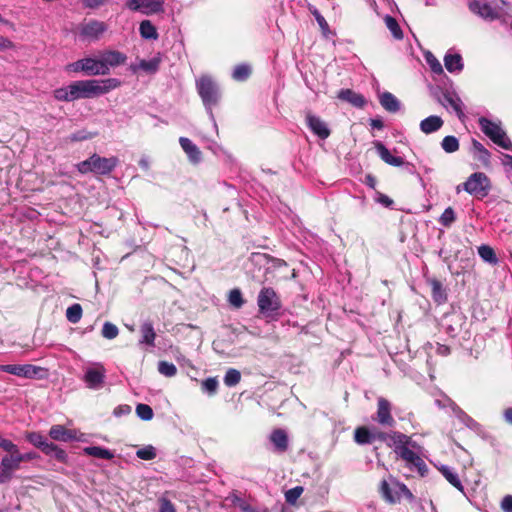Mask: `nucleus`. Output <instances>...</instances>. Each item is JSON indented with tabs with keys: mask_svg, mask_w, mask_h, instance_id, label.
<instances>
[{
	"mask_svg": "<svg viewBox=\"0 0 512 512\" xmlns=\"http://www.w3.org/2000/svg\"><path fill=\"white\" fill-rule=\"evenodd\" d=\"M439 471L452 486H454L460 492L464 493V487L458 477V474L454 472L453 469H451L449 466L442 465L439 468Z\"/></svg>",
	"mask_w": 512,
	"mask_h": 512,
	"instance_id": "obj_29",
	"label": "nucleus"
},
{
	"mask_svg": "<svg viewBox=\"0 0 512 512\" xmlns=\"http://www.w3.org/2000/svg\"><path fill=\"white\" fill-rule=\"evenodd\" d=\"M304 489L302 486H295L285 492V500L289 504H295L298 498L303 493Z\"/></svg>",
	"mask_w": 512,
	"mask_h": 512,
	"instance_id": "obj_54",
	"label": "nucleus"
},
{
	"mask_svg": "<svg viewBox=\"0 0 512 512\" xmlns=\"http://www.w3.org/2000/svg\"><path fill=\"white\" fill-rule=\"evenodd\" d=\"M337 98L356 108H363L367 104V100L362 94L349 88L339 90Z\"/></svg>",
	"mask_w": 512,
	"mask_h": 512,
	"instance_id": "obj_17",
	"label": "nucleus"
},
{
	"mask_svg": "<svg viewBox=\"0 0 512 512\" xmlns=\"http://www.w3.org/2000/svg\"><path fill=\"white\" fill-rule=\"evenodd\" d=\"M374 146L381 160L388 165L400 167L405 164V160L402 157L392 155L390 150L382 142L376 141Z\"/></svg>",
	"mask_w": 512,
	"mask_h": 512,
	"instance_id": "obj_18",
	"label": "nucleus"
},
{
	"mask_svg": "<svg viewBox=\"0 0 512 512\" xmlns=\"http://www.w3.org/2000/svg\"><path fill=\"white\" fill-rule=\"evenodd\" d=\"M241 380V373L239 370L235 368H229L224 376V384L227 387H234L236 386Z\"/></svg>",
	"mask_w": 512,
	"mask_h": 512,
	"instance_id": "obj_44",
	"label": "nucleus"
},
{
	"mask_svg": "<svg viewBox=\"0 0 512 512\" xmlns=\"http://www.w3.org/2000/svg\"><path fill=\"white\" fill-rule=\"evenodd\" d=\"M49 436L55 441L69 442L76 439V431L63 425H53L49 430Z\"/></svg>",
	"mask_w": 512,
	"mask_h": 512,
	"instance_id": "obj_22",
	"label": "nucleus"
},
{
	"mask_svg": "<svg viewBox=\"0 0 512 512\" xmlns=\"http://www.w3.org/2000/svg\"><path fill=\"white\" fill-rule=\"evenodd\" d=\"M384 21H385V24L387 26V28L390 30L391 34L393 35V37L397 40H401L403 39V31L401 30L397 20L390 16V15H386L384 17Z\"/></svg>",
	"mask_w": 512,
	"mask_h": 512,
	"instance_id": "obj_41",
	"label": "nucleus"
},
{
	"mask_svg": "<svg viewBox=\"0 0 512 512\" xmlns=\"http://www.w3.org/2000/svg\"><path fill=\"white\" fill-rule=\"evenodd\" d=\"M463 190L477 198L486 197L491 189V182L483 172H475L462 184Z\"/></svg>",
	"mask_w": 512,
	"mask_h": 512,
	"instance_id": "obj_8",
	"label": "nucleus"
},
{
	"mask_svg": "<svg viewBox=\"0 0 512 512\" xmlns=\"http://www.w3.org/2000/svg\"><path fill=\"white\" fill-rule=\"evenodd\" d=\"M93 137V134L85 131V130H81V131H77L75 133H72L70 135V140L73 141V142H78V141H83V140H87V139H91Z\"/></svg>",
	"mask_w": 512,
	"mask_h": 512,
	"instance_id": "obj_58",
	"label": "nucleus"
},
{
	"mask_svg": "<svg viewBox=\"0 0 512 512\" xmlns=\"http://www.w3.org/2000/svg\"><path fill=\"white\" fill-rule=\"evenodd\" d=\"M136 456L142 460H152L157 456V451L155 447L147 445L138 449L136 451Z\"/></svg>",
	"mask_w": 512,
	"mask_h": 512,
	"instance_id": "obj_51",
	"label": "nucleus"
},
{
	"mask_svg": "<svg viewBox=\"0 0 512 512\" xmlns=\"http://www.w3.org/2000/svg\"><path fill=\"white\" fill-rule=\"evenodd\" d=\"M395 487L397 488V492L400 494V498L405 497L410 502L414 500V495L405 484L396 482Z\"/></svg>",
	"mask_w": 512,
	"mask_h": 512,
	"instance_id": "obj_55",
	"label": "nucleus"
},
{
	"mask_svg": "<svg viewBox=\"0 0 512 512\" xmlns=\"http://www.w3.org/2000/svg\"><path fill=\"white\" fill-rule=\"evenodd\" d=\"M354 439L360 445L371 444L375 441L374 432L367 427H359L354 432Z\"/></svg>",
	"mask_w": 512,
	"mask_h": 512,
	"instance_id": "obj_31",
	"label": "nucleus"
},
{
	"mask_svg": "<svg viewBox=\"0 0 512 512\" xmlns=\"http://www.w3.org/2000/svg\"><path fill=\"white\" fill-rule=\"evenodd\" d=\"M456 220V214L453 208L447 207L439 218L441 225L450 227L451 224Z\"/></svg>",
	"mask_w": 512,
	"mask_h": 512,
	"instance_id": "obj_53",
	"label": "nucleus"
},
{
	"mask_svg": "<svg viewBox=\"0 0 512 512\" xmlns=\"http://www.w3.org/2000/svg\"><path fill=\"white\" fill-rule=\"evenodd\" d=\"M441 148L446 153H454L459 149V140L452 135L445 136L441 142Z\"/></svg>",
	"mask_w": 512,
	"mask_h": 512,
	"instance_id": "obj_46",
	"label": "nucleus"
},
{
	"mask_svg": "<svg viewBox=\"0 0 512 512\" xmlns=\"http://www.w3.org/2000/svg\"><path fill=\"white\" fill-rule=\"evenodd\" d=\"M141 339L140 343H144L147 345H153L156 337V333L154 331L153 325L150 322H144L141 326Z\"/></svg>",
	"mask_w": 512,
	"mask_h": 512,
	"instance_id": "obj_37",
	"label": "nucleus"
},
{
	"mask_svg": "<svg viewBox=\"0 0 512 512\" xmlns=\"http://www.w3.org/2000/svg\"><path fill=\"white\" fill-rule=\"evenodd\" d=\"M126 59V55L119 51H107L100 58L101 62L109 69L125 63Z\"/></svg>",
	"mask_w": 512,
	"mask_h": 512,
	"instance_id": "obj_25",
	"label": "nucleus"
},
{
	"mask_svg": "<svg viewBox=\"0 0 512 512\" xmlns=\"http://www.w3.org/2000/svg\"><path fill=\"white\" fill-rule=\"evenodd\" d=\"M219 382L216 377L206 378L201 382V391L208 396H213L217 393Z\"/></svg>",
	"mask_w": 512,
	"mask_h": 512,
	"instance_id": "obj_42",
	"label": "nucleus"
},
{
	"mask_svg": "<svg viewBox=\"0 0 512 512\" xmlns=\"http://www.w3.org/2000/svg\"><path fill=\"white\" fill-rule=\"evenodd\" d=\"M139 31L143 39L156 40L158 38L157 29L149 20H143L140 23Z\"/></svg>",
	"mask_w": 512,
	"mask_h": 512,
	"instance_id": "obj_36",
	"label": "nucleus"
},
{
	"mask_svg": "<svg viewBox=\"0 0 512 512\" xmlns=\"http://www.w3.org/2000/svg\"><path fill=\"white\" fill-rule=\"evenodd\" d=\"M266 259H267V256L265 254H262V253H252L250 258H249V261L252 262V263H256V264H261L264 261H266Z\"/></svg>",
	"mask_w": 512,
	"mask_h": 512,
	"instance_id": "obj_64",
	"label": "nucleus"
},
{
	"mask_svg": "<svg viewBox=\"0 0 512 512\" xmlns=\"http://www.w3.org/2000/svg\"><path fill=\"white\" fill-rule=\"evenodd\" d=\"M311 12L314 15V17H315L317 23L319 24V26L321 27V29L323 31L327 30L328 29V23L325 20V18L320 14V12L317 9H314Z\"/></svg>",
	"mask_w": 512,
	"mask_h": 512,
	"instance_id": "obj_61",
	"label": "nucleus"
},
{
	"mask_svg": "<svg viewBox=\"0 0 512 512\" xmlns=\"http://www.w3.org/2000/svg\"><path fill=\"white\" fill-rule=\"evenodd\" d=\"M118 163L119 159L115 156L107 158L94 153L86 160L79 162L76 167L81 174L108 175L117 167Z\"/></svg>",
	"mask_w": 512,
	"mask_h": 512,
	"instance_id": "obj_5",
	"label": "nucleus"
},
{
	"mask_svg": "<svg viewBox=\"0 0 512 512\" xmlns=\"http://www.w3.org/2000/svg\"><path fill=\"white\" fill-rule=\"evenodd\" d=\"M478 254L481 257V259L484 262H487L489 264H497L498 258L496 256V253L492 247L489 245H481L478 247Z\"/></svg>",
	"mask_w": 512,
	"mask_h": 512,
	"instance_id": "obj_39",
	"label": "nucleus"
},
{
	"mask_svg": "<svg viewBox=\"0 0 512 512\" xmlns=\"http://www.w3.org/2000/svg\"><path fill=\"white\" fill-rule=\"evenodd\" d=\"M53 96L57 101L64 102L98 97L96 79L74 81L68 86L55 89Z\"/></svg>",
	"mask_w": 512,
	"mask_h": 512,
	"instance_id": "obj_2",
	"label": "nucleus"
},
{
	"mask_svg": "<svg viewBox=\"0 0 512 512\" xmlns=\"http://www.w3.org/2000/svg\"><path fill=\"white\" fill-rule=\"evenodd\" d=\"M106 378V369L100 363L96 364L95 367L87 368L83 381L86 386L92 390H99L103 387Z\"/></svg>",
	"mask_w": 512,
	"mask_h": 512,
	"instance_id": "obj_10",
	"label": "nucleus"
},
{
	"mask_svg": "<svg viewBox=\"0 0 512 512\" xmlns=\"http://www.w3.org/2000/svg\"><path fill=\"white\" fill-rule=\"evenodd\" d=\"M159 67V59L158 57H154L150 60H140L137 65H132V69L134 72L137 70H142L147 74L156 73Z\"/></svg>",
	"mask_w": 512,
	"mask_h": 512,
	"instance_id": "obj_33",
	"label": "nucleus"
},
{
	"mask_svg": "<svg viewBox=\"0 0 512 512\" xmlns=\"http://www.w3.org/2000/svg\"><path fill=\"white\" fill-rule=\"evenodd\" d=\"M376 202L387 208L393 205V200L389 196L382 193H377Z\"/></svg>",
	"mask_w": 512,
	"mask_h": 512,
	"instance_id": "obj_60",
	"label": "nucleus"
},
{
	"mask_svg": "<svg viewBox=\"0 0 512 512\" xmlns=\"http://www.w3.org/2000/svg\"><path fill=\"white\" fill-rule=\"evenodd\" d=\"M468 8L473 14L487 21L500 17L499 12L487 0H469Z\"/></svg>",
	"mask_w": 512,
	"mask_h": 512,
	"instance_id": "obj_11",
	"label": "nucleus"
},
{
	"mask_svg": "<svg viewBox=\"0 0 512 512\" xmlns=\"http://www.w3.org/2000/svg\"><path fill=\"white\" fill-rule=\"evenodd\" d=\"M379 101L381 106L390 113H396L401 108L400 101L390 92H383L380 95Z\"/></svg>",
	"mask_w": 512,
	"mask_h": 512,
	"instance_id": "obj_26",
	"label": "nucleus"
},
{
	"mask_svg": "<svg viewBox=\"0 0 512 512\" xmlns=\"http://www.w3.org/2000/svg\"><path fill=\"white\" fill-rule=\"evenodd\" d=\"M126 7L131 11L149 15L160 11V0H127Z\"/></svg>",
	"mask_w": 512,
	"mask_h": 512,
	"instance_id": "obj_14",
	"label": "nucleus"
},
{
	"mask_svg": "<svg viewBox=\"0 0 512 512\" xmlns=\"http://www.w3.org/2000/svg\"><path fill=\"white\" fill-rule=\"evenodd\" d=\"M251 75V67L246 63L235 66L232 72V78L235 81L243 82L246 81Z\"/></svg>",
	"mask_w": 512,
	"mask_h": 512,
	"instance_id": "obj_40",
	"label": "nucleus"
},
{
	"mask_svg": "<svg viewBox=\"0 0 512 512\" xmlns=\"http://www.w3.org/2000/svg\"><path fill=\"white\" fill-rule=\"evenodd\" d=\"M395 449L394 452L406 462L408 467L412 470H416L422 477L428 472V467L424 460L411 448H416V442L412 441L411 438L405 434L395 435Z\"/></svg>",
	"mask_w": 512,
	"mask_h": 512,
	"instance_id": "obj_3",
	"label": "nucleus"
},
{
	"mask_svg": "<svg viewBox=\"0 0 512 512\" xmlns=\"http://www.w3.org/2000/svg\"><path fill=\"white\" fill-rule=\"evenodd\" d=\"M84 73L88 76L107 75L109 74V68L101 62L100 59L91 57L83 58Z\"/></svg>",
	"mask_w": 512,
	"mask_h": 512,
	"instance_id": "obj_19",
	"label": "nucleus"
},
{
	"mask_svg": "<svg viewBox=\"0 0 512 512\" xmlns=\"http://www.w3.org/2000/svg\"><path fill=\"white\" fill-rule=\"evenodd\" d=\"M26 440L36 448L43 450L44 445L48 443V439L39 432H30L26 435Z\"/></svg>",
	"mask_w": 512,
	"mask_h": 512,
	"instance_id": "obj_45",
	"label": "nucleus"
},
{
	"mask_svg": "<svg viewBox=\"0 0 512 512\" xmlns=\"http://www.w3.org/2000/svg\"><path fill=\"white\" fill-rule=\"evenodd\" d=\"M380 493L389 504H394L400 500V494L397 492V489L393 491L386 480L381 481Z\"/></svg>",
	"mask_w": 512,
	"mask_h": 512,
	"instance_id": "obj_32",
	"label": "nucleus"
},
{
	"mask_svg": "<svg viewBox=\"0 0 512 512\" xmlns=\"http://www.w3.org/2000/svg\"><path fill=\"white\" fill-rule=\"evenodd\" d=\"M428 283L431 287V295H432L434 302H436L437 304L445 303L448 299V296H447L446 288L443 286L441 281H439L435 278H432V279H428Z\"/></svg>",
	"mask_w": 512,
	"mask_h": 512,
	"instance_id": "obj_23",
	"label": "nucleus"
},
{
	"mask_svg": "<svg viewBox=\"0 0 512 512\" xmlns=\"http://www.w3.org/2000/svg\"><path fill=\"white\" fill-rule=\"evenodd\" d=\"M101 334L104 338L112 340L118 336L119 329L115 324L107 321L102 327Z\"/></svg>",
	"mask_w": 512,
	"mask_h": 512,
	"instance_id": "obj_50",
	"label": "nucleus"
},
{
	"mask_svg": "<svg viewBox=\"0 0 512 512\" xmlns=\"http://www.w3.org/2000/svg\"><path fill=\"white\" fill-rule=\"evenodd\" d=\"M258 310L265 318L277 319L282 303L279 295L272 287H263L257 296Z\"/></svg>",
	"mask_w": 512,
	"mask_h": 512,
	"instance_id": "obj_6",
	"label": "nucleus"
},
{
	"mask_svg": "<svg viewBox=\"0 0 512 512\" xmlns=\"http://www.w3.org/2000/svg\"><path fill=\"white\" fill-rule=\"evenodd\" d=\"M0 371L6 372L18 377L33 379L41 378L45 369L32 364H6L0 365Z\"/></svg>",
	"mask_w": 512,
	"mask_h": 512,
	"instance_id": "obj_9",
	"label": "nucleus"
},
{
	"mask_svg": "<svg viewBox=\"0 0 512 512\" xmlns=\"http://www.w3.org/2000/svg\"><path fill=\"white\" fill-rule=\"evenodd\" d=\"M439 102L447 107L449 105L457 114L459 118L464 116L463 112V102L461 98L455 92L446 91L443 93V100L439 99Z\"/></svg>",
	"mask_w": 512,
	"mask_h": 512,
	"instance_id": "obj_20",
	"label": "nucleus"
},
{
	"mask_svg": "<svg viewBox=\"0 0 512 512\" xmlns=\"http://www.w3.org/2000/svg\"><path fill=\"white\" fill-rule=\"evenodd\" d=\"M107 25L98 20H91L88 23L82 25L80 30V36L83 39L89 41H97L100 39L101 35L107 31Z\"/></svg>",
	"mask_w": 512,
	"mask_h": 512,
	"instance_id": "obj_12",
	"label": "nucleus"
},
{
	"mask_svg": "<svg viewBox=\"0 0 512 512\" xmlns=\"http://www.w3.org/2000/svg\"><path fill=\"white\" fill-rule=\"evenodd\" d=\"M179 144L186 153L191 164L197 165L202 161V152L189 138L180 137Z\"/></svg>",
	"mask_w": 512,
	"mask_h": 512,
	"instance_id": "obj_16",
	"label": "nucleus"
},
{
	"mask_svg": "<svg viewBox=\"0 0 512 512\" xmlns=\"http://www.w3.org/2000/svg\"><path fill=\"white\" fill-rule=\"evenodd\" d=\"M84 454L93 456L100 459L111 460L114 458V453L101 446H88L83 449Z\"/></svg>",
	"mask_w": 512,
	"mask_h": 512,
	"instance_id": "obj_30",
	"label": "nucleus"
},
{
	"mask_svg": "<svg viewBox=\"0 0 512 512\" xmlns=\"http://www.w3.org/2000/svg\"><path fill=\"white\" fill-rule=\"evenodd\" d=\"M472 147L475 157L480 162H482L483 164L489 163L491 154L479 141L473 139Z\"/></svg>",
	"mask_w": 512,
	"mask_h": 512,
	"instance_id": "obj_38",
	"label": "nucleus"
},
{
	"mask_svg": "<svg viewBox=\"0 0 512 512\" xmlns=\"http://www.w3.org/2000/svg\"><path fill=\"white\" fill-rule=\"evenodd\" d=\"M375 420L379 424L388 427H393L396 423L391 415V403L383 397H379L377 400V413Z\"/></svg>",
	"mask_w": 512,
	"mask_h": 512,
	"instance_id": "obj_15",
	"label": "nucleus"
},
{
	"mask_svg": "<svg viewBox=\"0 0 512 512\" xmlns=\"http://www.w3.org/2000/svg\"><path fill=\"white\" fill-rule=\"evenodd\" d=\"M167 254L168 256H171L172 260H174L175 262H182L188 259L189 250L185 245L180 243L176 246L171 247L167 251Z\"/></svg>",
	"mask_w": 512,
	"mask_h": 512,
	"instance_id": "obj_35",
	"label": "nucleus"
},
{
	"mask_svg": "<svg viewBox=\"0 0 512 512\" xmlns=\"http://www.w3.org/2000/svg\"><path fill=\"white\" fill-rule=\"evenodd\" d=\"M42 452L46 456L55 458L60 463H67L68 461V455L65 452V450H63L53 442L48 441V443L44 445Z\"/></svg>",
	"mask_w": 512,
	"mask_h": 512,
	"instance_id": "obj_27",
	"label": "nucleus"
},
{
	"mask_svg": "<svg viewBox=\"0 0 512 512\" xmlns=\"http://www.w3.org/2000/svg\"><path fill=\"white\" fill-rule=\"evenodd\" d=\"M444 124L443 119L437 115H431L420 122V130L425 134L438 131Z\"/></svg>",
	"mask_w": 512,
	"mask_h": 512,
	"instance_id": "obj_24",
	"label": "nucleus"
},
{
	"mask_svg": "<svg viewBox=\"0 0 512 512\" xmlns=\"http://www.w3.org/2000/svg\"><path fill=\"white\" fill-rule=\"evenodd\" d=\"M482 132L496 145L505 150L512 151V142L502 129L500 123L493 122L486 117L479 118Z\"/></svg>",
	"mask_w": 512,
	"mask_h": 512,
	"instance_id": "obj_7",
	"label": "nucleus"
},
{
	"mask_svg": "<svg viewBox=\"0 0 512 512\" xmlns=\"http://www.w3.org/2000/svg\"><path fill=\"white\" fill-rule=\"evenodd\" d=\"M119 85H120V81L116 78L96 80L97 94H98V96L106 94L109 91L117 88Z\"/></svg>",
	"mask_w": 512,
	"mask_h": 512,
	"instance_id": "obj_34",
	"label": "nucleus"
},
{
	"mask_svg": "<svg viewBox=\"0 0 512 512\" xmlns=\"http://www.w3.org/2000/svg\"><path fill=\"white\" fill-rule=\"evenodd\" d=\"M0 448L8 454L0 462V484L8 483L15 471L20 469L21 461L18 456V446L0 435Z\"/></svg>",
	"mask_w": 512,
	"mask_h": 512,
	"instance_id": "obj_4",
	"label": "nucleus"
},
{
	"mask_svg": "<svg viewBox=\"0 0 512 512\" xmlns=\"http://www.w3.org/2000/svg\"><path fill=\"white\" fill-rule=\"evenodd\" d=\"M136 414L141 420L144 421L151 420L154 415L152 408L149 405L143 403H139L136 406Z\"/></svg>",
	"mask_w": 512,
	"mask_h": 512,
	"instance_id": "obj_49",
	"label": "nucleus"
},
{
	"mask_svg": "<svg viewBox=\"0 0 512 512\" xmlns=\"http://www.w3.org/2000/svg\"><path fill=\"white\" fill-rule=\"evenodd\" d=\"M162 512H177L175 505L166 496H162Z\"/></svg>",
	"mask_w": 512,
	"mask_h": 512,
	"instance_id": "obj_63",
	"label": "nucleus"
},
{
	"mask_svg": "<svg viewBox=\"0 0 512 512\" xmlns=\"http://www.w3.org/2000/svg\"><path fill=\"white\" fill-rule=\"evenodd\" d=\"M306 124L311 132L322 140L327 139L331 134L327 123L310 111L306 113Z\"/></svg>",
	"mask_w": 512,
	"mask_h": 512,
	"instance_id": "obj_13",
	"label": "nucleus"
},
{
	"mask_svg": "<svg viewBox=\"0 0 512 512\" xmlns=\"http://www.w3.org/2000/svg\"><path fill=\"white\" fill-rule=\"evenodd\" d=\"M444 65L448 72L459 74L464 68L462 56L449 50L444 56Z\"/></svg>",
	"mask_w": 512,
	"mask_h": 512,
	"instance_id": "obj_21",
	"label": "nucleus"
},
{
	"mask_svg": "<svg viewBox=\"0 0 512 512\" xmlns=\"http://www.w3.org/2000/svg\"><path fill=\"white\" fill-rule=\"evenodd\" d=\"M235 503L239 507V509L243 512H259L256 508H254L249 503H247L246 501H244L240 498H238ZM263 512H268V510L265 509Z\"/></svg>",
	"mask_w": 512,
	"mask_h": 512,
	"instance_id": "obj_59",
	"label": "nucleus"
},
{
	"mask_svg": "<svg viewBox=\"0 0 512 512\" xmlns=\"http://www.w3.org/2000/svg\"><path fill=\"white\" fill-rule=\"evenodd\" d=\"M449 402V406L450 408L452 409L453 413L455 414V416L461 421L463 422L465 420V418H467L469 415L463 411L454 401H452L451 399L448 400Z\"/></svg>",
	"mask_w": 512,
	"mask_h": 512,
	"instance_id": "obj_56",
	"label": "nucleus"
},
{
	"mask_svg": "<svg viewBox=\"0 0 512 512\" xmlns=\"http://www.w3.org/2000/svg\"><path fill=\"white\" fill-rule=\"evenodd\" d=\"M425 60L427 62V64L429 65L431 71L435 74H442L443 73V67L441 65V63L439 62V60L433 55L432 52L428 51L426 54H425Z\"/></svg>",
	"mask_w": 512,
	"mask_h": 512,
	"instance_id": "obj_47",
	"label": "nucleus"
},
{
	"mask_svg": "<svg viewBox=\"0 0 512 512\" xmlns=\"http://www.w3.org/2000/svg\"><path fill=\"white\" fill-rule=\"evenodd\" d=\"M500 507L503 512H512V495L504 496Z\"/></svg>",
	"mask_w": 512,
	"mask_h": 512,
	"instance_id": "obj_62",
	"label": "nucleus"
},
{
	"mask_svg": "<svg viewBox=\"0 0 512 512\" xmlns=\"http://www.w3.org/2000/svg\"><path fill=\"white\" fill-rule=\"evenodd\" d=\"M229 303L235 308H241L244 304V299L240 289H232L228 297Z\"/></svg>",
	"mask_w": 512,
	"mask_h": 512,
	"instance_id": "obj_52",
	"label": "nucleus"
},
{
	"mask_svg": "<svg viewBox=\"0 0 512 512\" xmlns=\"http://www.w3.org/2000/svg\"><path fill=\"white\" fill-rule=\"evenodd\" d=\"M396 434H402V433L397 432V431H393L391 433L374 431L375 441L379 440L382 442H387L389 446H394V447H395V442H396V438H395Z\"/></svg>",
	"mask_w": 512,
	"mask_h": 512,
	"instance_id": "obj_48",
	"label": "nucleus"
},
{
	"mask_svg": "<svg viewBox=\"0 0 512 512\" xmlns=\"http://www.w3.org/2000/svg\"><path fill=\"white\" fill-rule=\"evenodd\" d=\"M195 87L209 119L217 127L213 109L219 106L222 99L219 83L210 75H202L196 79Z\"/></svg>",
	"mask_w": 512,
	"mask_h": 512,
	"instance_id": "obj_1",
	"label": "nucleus"
},
{
	"mask_svg": "<svg viewBox=\"0 0 512 512\" xmlns=\"http://www.w3.org/2000/svg\"><path fill=\"white\" fill-rule=\"evenodd\" d=\"M177 373V368L173 363L162 361V375L166 377H173Z\"/></svg>",
	"mask_w": 512,
	"mask_h": 512,
	"instance_id": "obj_57",
	"label": "nucleus"
},
{
	"mask_svg": "<svg viewBox=\"0 0 512 512\" xmlns=\"http://www.w3.org/2000/svg\"><path fill=\"white\" fill-rule=\"evenodd\" d=\"M270 440L279 452H284L288 448V436L282 429L274 430L270 435Z\"/></svg>",
	"mask_w": 512,
	"mask_h": 512,
	"instance_id": "obj_28",
	"label": "nucleus"
},
{
	"mask_svg": "<svg viewBox=\"0 0 512 512\" xmlns=\"http://www.w3.org/2000/svg\"><path fill=\"white\" fill-rule=\"evenodd\" d=\"M82 312L83 310L80 304H72L66 310V318L70 323L76 324L80 321Z\"/></svg>",
	"mask_w": 512,
	"mask_h": 512,
	"instance_id": "obj_43",
	"label": "nucleus"
}]
</instances>
